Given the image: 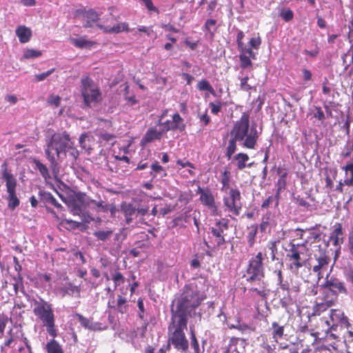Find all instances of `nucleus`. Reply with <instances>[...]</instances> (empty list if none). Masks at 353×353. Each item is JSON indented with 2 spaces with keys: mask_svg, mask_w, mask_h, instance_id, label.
I'll list each match as a JSON object with an SVG mask.
<instances>
[{
  "mask_svg": "<svg viewBox=\"0 0 353 353\" xmlns=\"http://www.w3.org/2000/svg\"><path fill=\"white\" fill-rule=\"evenodd\" d=\"M248 77H245L241 79V88L243 90L248 91L250 89V85L248 83Z\"/></svg>",
  "mask_w": 353,
  "mask_h": 353,
  "instance_id": "nucleus-61",
  "label": "nucleus"
},
{
  "mask_svg": "<svg viewBox=\"0 0 353 353\" xmlns=\"http://www.w3.org/2000/svg\"><path fill=\"white\" fill-rule=\"evenodd\" d=\"M61 98L59 95L51 94L48 98V103L50 105H54L56 107L60 105Z\"/></svg>",
  "mask_w": 353,
  "mask_h": 353,
  "instance_id": "nucleus-51",
  "label": "nucleus"
},
{
  "mask_svg": "<svg viewBox=\"0 0 353 353\" xmlns=\"http://www.w3.org/2000/svg\"><path fill=\"white\" fill-rule=\"evenodd\" d=\"M216 24V21L215 19H207L203 27V30L205 33H210L212 37L214 36V32L211 31V27L214 26Z\"/></svg>",
  "mask_w": 353,
  "mask_h": 353,
  "instance_id": "nucleus-43",
  "label": "nucleus"
},
{
  "mask_svg": "<svg viewBox=\"0 0 353 353\" xmlns=\"http://www.w3.org/2000/svg\"><path fill=\"white\" fill-rule=\"evenodd\" d=\"M273 339L276 342H278L283 335V326L279 325L276 323H273L272 328L270 329Z\"/></svg>",
  "mask_w": 353,
  "mask_h": 353,
  "instance_id": "nucleus-31",
  "label": "nucleus"
},
{
  "mask_svg": "<svg viewBox=\"0 0 353 353\" xmlns=\"http://www.w3.org/2000/svg\"><path fill=\"white\" fill-rule=\"evenodd\" d=\"M13 261H14V269L18 272V279H19V281L21 282V285L23 286V282H22L23 277L21 274V272L22 270V266L20 264L18 259L16 256H14Z\"/></svg>",
  "mask_w": 353,
  "mask_h": 353,
  "instance_id": "nucleus-50",
  "label": "nucleus"
},
{
  "mask_svg": "<svg viewBox=\"0 0 353 353\" xmlns=\"http://www.w3.org/2000/svg\"><path fill=\"white\" fill-rule=\"evenodd\" d=\"M16 34L21 43L28 42L32 37V31L25 26H19L16 29Z\"/></svg>",
  "mask_w": 353,
  "mask_h": 353,
  "instance_id": "nucleus-21",
  "label": "nucleus"
},
{
  "mask_svg": "<svg viewBox=\"0 0 353 353\" xmlns=\"http://www.w3.org/2000/svg\"><path fill=\"white\" fill-rule=\"evenodd\" d=\"M288 256L290 258V260L293 261H297L300 260V252L297 250V249L295 248V245H294L290 250V254H288Z\"/></svg>",
  "mask_w": 353,
  "mask_h": 353,
  "instance_id": "nucleus-54",
  "label": "nucleus"
},
{
  "mask_svg": "<svg viewBox=\"0 0 353 353\" xmlns=\"http://www.w3.org/2000/svg\"><path fill=\"white\" fill-rule=\"evenodd\" d=\"M281 15L282 18L286 21H289L293 18V12L290 10H287L282 12Z\"/></svg>",
  "mask_w": 353,
  "mask_h": 353,
  "instance_id": "nucleus-60",
  "label": "nucleus"
},
{
  "mask_svg": "<svg viewBox=\"0 0 353 353\" xmlns=\"http://www.w3.org/2000/svg\"><path fill=\"white\" fill-rule=\"evenodd\" d=\"M334 304L332 300L326 301L320 303L316 304L313 307V312L311 317L319 316L322 312L326 311L329 307H331Z\"/></svg>",
  "mask_w": 353,
  "mask_h": 353,
  "instance_id": "nucleus-25",
  "label": "nucleus"
},
{
  "mask_svg": "<svg viewBox=\"0 0 353 353\" xmlns=\"http://www.w3.org/2000/svg\"><path fill=\"white\" fill-rule=\"evenodd\" d=\"M276 242H272L270 245L269 250H270L272 260L274 261L276 259L278 261V263L280 264V259L276 256L278 253L276 248Z\"/></svg>",
  "mask_w": 353,
  "mask_h": 353,
  "instance_id": "nucleus-49",
  "label": "nucleus"
},
{
  "mask_svg": "<svg viewBox=\"0 0 353 353\" xmlns=\"http://www.w3.org/2000/svg\"><path fill=\"white\" fill-rule=\"evenodd\" d=\"M90 202L95 205V210L97 212H108V207L109 204L105 203L103 200H91Z\"/></svg>",
  "mask_w": 353,
  "mask_h": 353,
  "instance_id": "nucleus-38",
  "label": "nucleus"
},
{
  "mask_svg": "<svg viewBox=\"0 0 353 353\" xmlns=\"http://www.w3.org/2000/svg\"><path fill=\"white\" fill-rule=\"evenodd\" d=\"M230 172L226 169L221 174L222 191L227 192L230 188Z\"/></svg>",
  "mask_w": 353,
  "mask_h": 353,
  "instance_id": "nucleus-36",
  "label": "nucleus"
},
{
  "mask_svg": "<svg viewBox=\"0 0 353 353\" xmlns=\"http://www.w3.org/2000/svg\"><path fill=\"white\" fill-rule=\"evenodd\" d=\"M190 339H191L190 345H191L192 348L194 350V353H201L199 342L196 339V335H195L194 331H192V332H191Z\"/></svg>",
  "mask_w": 353,
  "mask_h": 353,
  "instance_id": "nucleus-44",
  "label": "nucleus"
},
{
  "mask_svg": "<svg viewBox=\"0 0 353 353\" xmlns=\"http://www.w3.org/2000/svg\"><path fill=\"white\" fill-rule=\"evenodd\" d=\"M330 261V258L324 254L316 259L317 263L313 266L312 270L316 273L319 281L323 277V272L327 270Z\"/></svg>",
  "mask_w": 353,
  "mask_h": 353,
  "instance_id": "nucleus-16",
  "label": "nucleus"
},
{
  "mask_svg": "<svg viewBox=\"0 0 353 353\" xmlns=\"http://www.w3.org/2000/svg\"><path fill=\"white\" fill-rule=\"evenodd\" d=\"M32 303V311L37 319L42 326L46 328V331L50 336L55 337L57 336V329L52 304L42 298L34 299Z\"/></svg>",
  "mask_w": 353,
  "mask_h": 353,
  "instance_id": "nucleus-5",
  "label": "nucleus"
},
{
  "mask_svg": "<svg viewBox=\"0 0 353 353\" xmlns=\"http://www.w3.org/2000/svg\"><path fill=\"white\" fill-rule=\"evenodd\" d=\"M196 88L200 91H208L212 94H215L214 88L206 79L199 81L196 85Z\"/></svg>",
  "mask_w": 353,
  "mask_h": 353,
  "instance_id": "nucleus-37",
  "label": "nucleus"
},
{
  "mask_svg": "<svg viewBox=\"0 0 353 353\" xmlns=\"http://www.w3.org/2000/svg\"><path fill=\"white\" fill-rule=\"evenodd\" d=\"M228 230V221L222 219L216 223L215 226L211 228L212 236L217 247H221L226 243L225 236L226 231Z\"/></svg>",
  "mask_w": 353,
  "mask_h": 353,
  "instance_id": "nucleus-12",
  "label": "nucleus"
},
{
  "mask_svg": "<svg viewBox=\"0 0 353 353\" xmlns=\"http://www.w3.org/2000/svg\"><path fill=\"white\" fill-rule=\"evenodd\" d=\"M262 261V253L259 252L250 261L247 274L248 276V281L259 285V288L252 287L251 290L256 292L261 297V301L263 303L265 301V287L263 281L264 275Z\"/></svg>",
  "mask_w": 353,
  "mask_h": 353,
  "instance_id": "nucleus-6",
  "label": "nucleus"
},
{
  "mask_svg": "<svg viewBox=\"0 0 353 353\" xmlns=\"http://www.w3.org/2000/svg\"><path fill=\"white\" fill-rule=\"evenodd\" d=\"M97 26L105 33L118 34L121 32H129L130 31L127 22L119 23L113 27L105 26L102 24H97Z\"/></svg>",
  "mask_w": 353,
  "mask_h": 353,
  "instance_id": "nucleus-18",
  "label": "nucleus"
},
{
  "mask_svg": "<svg viewBox=\"0 0 353 353\" xmlns=\"http://www.w3.org/2000/svg\"><path fill=\"white\" fill-rule=\"evenodd\" d=\"M1 179L6 181L7 192L8 193V208L11 210L19 206L20 201L17 196L16 188L17 179L11 170L8 169V163L5 161L1 165Z\"/></svg>",
  "mask_w": 353,
  "mask_h": 353,
  "instance_id": "nucleus-7",
  "label": "nucleus"
},
{
  "mask_svg": "<svg viewBox=\"0 0 353 353\" xmlns=\"http://www.w3.org/2000/svg\"><path fill=\"white\" fill-rule=\"evenodd\" d=\"M85 19L86 22L83 25L84 28H91L99 20V14L94 10L89 9L85 12Z\"/></svg>",
  "mask_w": 353,
  "mask_h": 353,
  "instance_id": "nucleus-24",
  "label": "nucleus"
},
{
  "mask_svg": "<svg viewBox=\"0 0 353 353\" xmlns=\"http://www.w3.org/2000/svg\"><path fill=\"white\" fill-rule=\"evenodd\" d=\"M199 117L201 121L203 122L205 125H208L210 122V118L208 115L207 110L203 114H199Z\"/></svg>",
  "mask_w": 353,
  "mask_h": 353,
  "instance_id": "nucleus-62",
  "label": "nucleus"
},
{
  "mask_svg": "<svg viewBox=\"0 0 353 353\" xmlns=\"http://www.w3.org/2000/svg\"><path fill=\"white\" fill-rule=\"evenodd\" d=\"M81 94L83 99L84 104L91 107L92 103L101 101V93L98 85L88 76L83 77L81 79Z\"/></svg>",
  "mask_w": 353,
  "mask_h": 353,
  "instance_id": "nucleus-8",
  "label": "nucleus"
},
{
  "mask_svg": "<svg viewBox=\"0 0 353 353\" xmlns=\"http://www.w3.org/2000/svg\"><path fill=\"white\" fill-rule=\"evenodd\" d=\"M70 138L66 131L53 132L46 137L45 154L50 162V168L54 174L59 171L58 161L61 154L68 148Z\"/></svg>",
  "mask_w": 353,
  "mask_h": 353,
  "instance_id": "nucleus-2",
  "label": "nucleus"
},
{
  "mask_svg": "<svg viewBox=\"0 0 353 353\" xmlns=\"http://www.w3.org/2000/svg\"><path fill=\"white\" fill-rule=\"evenodd\" d=\"M39 195L41 201L43 203H49L58 209H63V206L58 203L57 199L53 196V195L51 193L46 191H40Z\"/></svg>",
  "mask_w": 353,
  "mask_h": 353,
  "instance_id": "nucleus-23",
  "label": "nucleus"
},
{
  "mask_svg": "<svg viewBox=\"0 0 353 353\" xmlns=\"http://www.w3.org/2000/svg\"><path fill=\"white\" fill-rule=\"evenodd\" d=\"M46 349L48 353H64L61 345L54 339L46 343Z\"/></svg>",
  "mask_w": 353,
  "mask_h": 353,
  "instance_id": "nucleus-27",
  "label": "nucleus"
},
{
  "mask_svg": "<svg viewBox=\"0 0 353 353\" xmlns=\"http://www.w3.org/2000/svg\"><path fill=\"white\" fill-rule=\"evenodd\" d=\"M316 327L320 330L322 332H325L326 334L329 333L330 330L331 329V325L329 321L320 319L319 322H318Z\"/></svg>",
  "mask_w": 353,
  "mask_h": 353,
  "instance_id": "nucleus-39",
  "label": "nucleus"
},
{
  "mask_svg": "<svg viewBox=\"0 0 353 353\" xmlns=\"http://www.w3.org/2000/svg\"><path fill=\"white\" fill-rule=\"evenodd\" d=\"M230 136L242 142L243 147L254 149L259 137L256 126L250 124V114L243 112L241 118L234 122Z\"/></svg>",
  "mask_w": 353,
  "mask_h": 353,
  "instance_id": "nucleus-3",
  "label": "nucleus"
},
{
  "mask_svg": "<svg viewBox=\"0 0 353 353\" xmlns=\"http://www.w3.org/2000/svg\"><path fill=\"white\" fill-rule=\"evenodd\" d=\"M77 202L81 204V205H83L85 209L89 205V202L88 201V199L86 198V195L85 194H77L76 197L74 199Z\"/></svg>",
  "mask_w": 353,
  "mask_h": 353,
  "instance_id": "nucleus-46",
  "label": "nucleus"
},
{
  "mask_svg": "<svg viewBox=\"0 0 353 353\" xmlns=\"http://www.w3.org/2000/svg\"><path fill=\"white\" fill-rule=\"evenodd\" d=\"M54 70H55L54 68H52L46 72L36 74L34 76L36 81H42L45 80L48 77H49L50 74H52Z\"/></svg>",
  "mask_w": 353,
  "mask_h": 353,
  "instance_id": "nucleus-52",
  "label": "nucleus"
},
{
  "mask_svg": "<svg viewBox=\"0 0 353 353\" xmlns=\"http://www.w3.org/2000/svg\"><path fill=\"white\" fill-rule=\"evenodd\" d=\"M42 55L41 51L37 50L34 49H27L22 57L21 60L23 59H29L39 57Z\"/></svg>",
  "mask_w": 353,
  "mask_h": 353,
  "instance_id": "nucleus-40",
  "label": "nucleus"
},
{
  "mask_svg": "<svg viewBox=\"0 0 353 353\" xmlns=\"http://www.w3.org/2000/svg\"><path fill=\"white\" fill-rule=\"evenodd\" d=\"M236 142H239L238 140H235L234 137H231V139L229 140L228 145L226 148L225 157L228 159H230L232 158V154L235 152L236 150Z\"/></svg>",
  "mask_w": 353,
  "mask_h": 353,
  "instance_id": "nucleus-35",
  "label": "nucleus"
},
{
  "mask_svg": "<svg viewBox=\"0 0 353 353\" xmlns=\"http://www.w3.org/2000/svg\"><path fill=\"white\" fill-rule=\"evenodd\" d=\"M110 212L111 217L115 218L117 214L120 212V209H117L114 204H109L108 207V212Z\"/></svg>",
  "mask_w": 353,
  "mask_h": 353,
  "instance_id": "nucleus-59",
  "label": "nucleus"
},
{
  "mask_svg": "<svg viewBox=\"0 0 353 353\" xmlns=\"http://www.w3.org/2000/svg\"><path fill=\"white\" fill-rule=\"evenodd\" d=\"M263 304H259V301L256 303L255 307H256V310L257 312V316H256V318L259 319V320H262L263 316H264V310H263Z\"/></svg>",
  "mask_w": 353,
  "mask_h": 353,
  "instance_id": "nucleus-56",
  "label": "nucleus"
},
{
  "mask_svg": "<svg viewBox=\"0 0 353 353\" xmlns=\"http://www.w3.org/2000/svg\"><path fill=\"white\" fill-rule=\"evenodd\" d=\"M188 321L171 316L168 327V350L172 345L176 350L181 352L188 350L189 343L185 333V330L188 329Z\"/></svg>",
  "mask_w": 353,
  "mask_h": 353,
  "instance_id": "nucleus-4",
  "label": "nucleus"
},
{
  "mask_svg": "<svg viewBox=\"0 0 353 353\" xmlns=\"http://www.w3.org/2000/svg\"><path fill=\"white\" fill-rule=\"evenodd\" d=\"M226 193L228 195L223 198L224 205L229 212L238 216L242 207L240 191L237 189L230 188Z\"/></svg>",
  "mask_w": 353,
  "mask_h": 353,
  "instance_id": "nucleus-10",
  "label": "nucleus"
},
{
  "mask_svg": "<svg viewBox=\"0 0 353 353\" xmlns=\"http://www.w3.org/2000/svg\"><path fill=\"white\" fill-rule=\"evenodd\" d=\"M69 208L72 214L79 216L83 222L90 223L94 220L92 216L86 210L87 209L74 199L70 203Z\"/></svg>",
  "mask_w": 353,
  "mask_h": 353,
  "instance_id": "nucleus-13",
  "label": "nucleus"
},
{
  "mask_svg": "<svg viewBox=\"0 0 353 353\" xmlns=\"http://www.w3.org/2000/svg\"><path fill=\"white\" fill-rule=\"evenodd\" d=\"M61 292H63V296L68 294L70 296L80 297L81 288L79 286L75 285L72 283H69L65 288H61Z\"/></svg>",
  "mask_w": 353,
  "mask_h": 353,
  "instance_id": "nucleus-26",
  "label": "nucleus"
},
{
  "mask_svg": "<svg viewBox=\"0 0 353 353\" xmlns=\"http://www.w3.org/2000/svg\"><path fill=\"white\" fill-rule=\"evenodd\" d=\"M8 317L5 316H0V339L3 336L5 328L8 323Z\"/></svg>",
  "mask_w": 353,
  "mask_h": 353,
  "instance_id": "nucleus-55",
  "label": "nucleus"
},
{
  "mask_svg": "<svg viewBox=\"0 0 353 353\" xmlns=\"http://www.w3.org/2000/svg\"><path fill=\"white\" fill-rule=\"evenodd\" d=\"M66 152H69V154L75 159L79 155V152L77 150V149L74 147V142L72 141L71 138L69 141L68 148H66V149L64 151V153H66Z\"/></svg>",
  "mask_w": 353,
  "mask_h": 353,
  "instance_id": "nucleus-42",
  "label": "nucleus"
},
{
  "mask_svg": "<svg viewBox=\"0 0 353 353\" xmlns=\"http://www.w3.org/2000/svg\"><path fill=\"white\" fill-rule=\"evenodd\" d=\"M108 307L118 311L121 314H125L128 311L129 305L126 298L121 295H118L117 299L115 301L114 296L112 293L108 301Z\"/></svg>",
  "mask_w": 353,
  "mask_h": 353,
  "instance_id": "nucleus-14",
  "label": "nucleus"
},
{
  "mask_svg": "<svg viewBox=\"0 0 353 353\" xmlns=\"http://www.w3.org/2000/svg\"><path fill=\"white\" fill-rule=\"evenodd\" d=\"M197 194H200V201L203 205L210 208L214 206V198L210 191H205L199 187Z\"/></svg>",
  "mask_w": 353,
  "mask_h": 353,
  "instance_id": "nucleus-19",
  "label": "nucleus"
},
{
  "mask_svg": "<svg viewBox=\"0 0 353 353\" xmlns=\"http://www.w3.org/2000/svg\"><path fill=\"white\" fill-rule=\"evenodd\" d=\"M77 316L78 321L83 327L91 330H97V323L92 322L88 319L84 317L82 314H77Z\"/></svg>",
  "mask_w": 353,
  "mask_h": 353,
  "instance_id": "nucleus-32",
  "label": "nucleus"
},
{
  "mask_svg": "<svg viewBox=\"0 0 353 353\" xmlns=\"http://www.w3.org/2000/svg\"><path fill=\"white\" fill-rule=\"evenodd\" d=\"M145 5L146 8L150 11H154V12H158V9L157 7H155L153 4V2L152 0H146L143 2Z\"/></svg>",
  "mask_w": 353,
  "mask_h": 353,
  "instance_id": "nucleus-64",
  "label": "nucleus"
},
{
  "mask_svg": "<svg viewBox=\"0 0 353 353\" xmlns=\"http://www.w3.org/2000/svg\"><path fill=\"white\" fill-rule=\"evenodd\" d=\"M236 330L241 331V332H251L254 331V328L251 325L240 322H238V323L236 325Z\"/></svg>",
  "mask_w": 353,
  "mask_h": 353,
  "instance_id": "nucleus-47",
  "label": "nucleus"
},
{
  "mask_svg": "<svg viewBox=\"0 0 353 353\" xmlns=\"http://www.w3.org/2000/svg\"><path fill=\"white\" fill-rule=\"evenodd\" d=\"M71 43L78 48H88L90 49L97 44L96 41H90L85 37H81L79 38H72Z\"/></svg>",
  "mask_w": 353,
  "mask_h": 353,
  "instance_id": "nucleus-22",
  "label": "nucleus"
},
{
  "mask_svg": "<svg viewBox=\"0 0 353 353\" xmlns=\"http://www.w3.org/2000/svg\"><path fill=\"white\" fill-rule=\"evenodd\" d=\"M236 161V166L239 170H243L245 168L246 162L249 160V157L245 153H239L234 157Z\"/></svg>",
  "mask_w": 353,
  "mask_h": 353,
  "instance_id": "nucleus-34",
  "label": "nucleus"
},
{
  "mask_svg": "<svg viewBox=\"0 0 353 353\" xmlns=\"http://www.w3.org/2000/svg\"><path fill=\"white\" fill-rule=\"evenodd\" d=\"M239 59L241 67L243 69L252 66L251 59H256L255 53L250 48L239 51Z\"/></svg>",
  "mask_w": 353,
  "mask_h": 353,
  "instance_id": "nucleus-17",
  "label": "nucleus"
},
{
  "mask_svg": "<svg viewBox=\"0 0 353 353\" xmlns=\"http://www.w3.org/2000/svg\"><path fill=\"white\" fill-rule=\"evenodd\" d=\"M328 276L329 274H327L326 281L323 287L327 288L336 295L339 294H347V290L343 282L334 277L328 279Z\"/></svg>",
  "mask_w": 353,
  "mask_h": 353,
  "instance_id": "nucleus-15",
  "label": "nucleus"
},
{
  "mask_svg": "<svg viewBox=\"0 0 353 353\" xmlns=\"http://www.w3.org/2000/svg\"><path fill=\"white\" fill-rule=\"evenodd\" d=\"M244 36H245V34L243 31L240 30L238 32L237 36H236V43H237L239 51L243 50L244 49H248L246 48L245 43L242 41Z\"/></svg>",
  "mask_w": 353,
  "mask_h": 353,
  "instance_id": "nucleus-45",
  "label": "nucleus"
},
{
  "mask_svg": "<svg viewBox=\"0 0 353 353\" xmlns=\"http://www.w3.org/2000/svg\"><path fill=\"white\" fill-rule=\"evenodd\" d=\"M149 211V207L139 204L136 206L133 203L122 201L120 204V212L123 214L127 225L131 224L138 216H145Z\"/></svg>",
  "mask_w": 353,
  "mask_h": 353,
  "instance_id": "nucleus-9",
  "label": "nucleus"
},
{
  "mask_svg": "<svg viewBox=\"0 0 353 353\" xmlns=\"http://www.w3.org/2000/svg\"><path fill=\"white\" fill-rule=\"evenodd\" d=\"M100 138L106 142H109L114 139L115 136L112 134L105 132L100 134Z\"/></svg>",
  "mask_w": 353,
  "mask_h": 353,
  "instance_id": "nucleus-63",
  "label": "nucleus"
},
{
  "mask_svg": "<svg viewBox=\"0 0 353 353\" xmlns=\"http://www.w3.org/2000/svg\"><path fill=\"white\" fill-rule=\"evenodd\" d=\"M210 106L211 108V112L214 114H217L221 110V104L220 102L217 103L210 102Z\"/></svg>",
  "mask_w": 353,
  "mask_h": 353,
  "instance_id": "nucleus-57",
  "label": "nucleus"
},
{
  "mask_svg": "<svg viewBox=\"0 0 353 353\" xmlns=\"http://www.w3.org/2000/svg\"><path fill=\"white\" fill-rule=\"evenodd\" d=\"M330 239L333 241L335 245L343 243V237L341 224L336 226L331 234Z\"/></svg>",
  "mask_w": 353,
  "mask_h": 353,
  "instance_id": "nucleus-29",
  "label": "nucleus"
},
{
  "mask_svg": "<svg viewBox=\"0 0 353 353\" xmlns=\"http://www.w3.org/2000/svg\"><path fill=\"white\" fill-rule=\"evenodd\" d=\"M32 162L35 165V168L39 170L41 175L44 178L45 180L50 179V175L48 169L46 165H44L39 160L36 159H33Z\"/></svg>",
  "mask_w": 353,
  "mask_h": 353,
  "instance_id": "nucleus-30",
  "label": "nucleus"
},
{
  "mask_svg": "<svg viewBox=\"0 0 353 353\" xmlns=\"http://www.w3.org/2000/svg\"><path fill=\"white\" fill-rule=\"evenodd\" d=\"M162 129L160 131H157V129L154 128H151L147 130L145 135L142 139V142L145 143H148L152 142L154 140H160L163 136Z\"/></svg>",
  "mask_w": 353,
  "mask_h": 353,
  "instance_id": "nucleus-20",
  "label": "nucleus"
},
{
  "mask_svg": "<svg viewBox=\"0 0 353 353\" xmlns=\"http://www.w3.org/2000/svg\"><path fill=\"white\" fill-rule=\"evenodd\" d=\"M315 111L316 112L314 113V117L323 122L325 119V114L321 108L320 107H316Z\"/></svg>",
  "mask_w": 353,
  "mask_h": 353,
  "instance_id": "nucleus-58",
  "label": "nucleus"
},
{
  "mask_svg": "<svg viewBox=\"0 0 353 353\" xmlns=\"http://www.w3.org/2000/svg\"><path fill=\"white\" fill-rule=\"evenodd\" d=\"M111 275L112 280L113 281L114 284V290H116L118 286L125 283V279L121 274V272L119 271L118 269L115 270L114 272L111 274Z\"/></svg>",
  "mask_w": 353,
  "mask_h": 353,
  "instance_id": "nucleus-33",
  "label": "nucleus"
},
{
  "mask_svg": "<svg viewBox=\"0 0 353 353\" xmlns=\"http://www.w3.org/2000/svg\"><path fill=\"white\" fill-rule=\"evenodd\" d=\"M158 125L161 126L162 131L164 133H166L170 130H179L180 132H183L185 130L186 127L183 119L177 112L173 114L171 120H166L164 122L159 120Z\"/></svg>",
  "mask_w": 353,
  "mask_h": 353,
  "instance_id": "nucleus-11",
  "label": "nucleus"
},
{
  "mask_svg": "<svg viewBox=\"0 0 353 353\" xmlns=\"http://www.w3.org/2000/svg\"><path fill=\"white\" fill-rule=\"evenodd\" d=\"M112 230H106V231H97L94 233V236L99 240L105 241L108 239L112 234Z\"/></svg>",
  "mask_w": 353,
  "mask_h": 353,
  "instance_id": "nucleus-41",
  "label": "nucleus"
},
{
  "mask_svg": "<svg viewBox=\"0 0 353 353\" xmlns=\"http://www.w3.org/2000/svg\"><path fill=\"white\" fill-rule=\"evenodd\" d=\"M330 318L332 322L348 323L347 317L344 316L343 312L339 310H331Z\"/></svg>",
  "mask_w": 353,
  "mask_h": 353,
  "instance_id": "nucleus-28",
  "label": "nucleus"
},
{
  "mask_svg": "<svg viewBox=\"0 0 353 353\" xmlns=\"http://www.w3.org/2000/svg\"><path fill=\"white\" fill-rule=\"evenodd\" d=\"M261 43V40L259 37H252L249 41V48L251 50L258 49Z\"/></svg>",
  "mask_w": 353,
  "mask_h": 353,
  "instance_id": "nucleus-53",
  "label": "nucleus"
},
{
  "mask_svg": "<svg viewBox=\"0 0 353 353\" xmlns=\"http://www.w3.org/2000/svg\"><path fill=\"white\" fill-rule=\"evenodd\" d=\"M204 299L205 296L199 291L185 286L181 296L176 300L175 307L171 308V316L188 321L192 312Z\"/></svg>",
  "mask_w": 353,
  "mask_h": 353,
  "instance_id": "nucleus-1",
  "label": "nucleus"
},
{
  "mask_svg": "<svg viewBox=\"0 0 353 353\" xmlns=\"http://www.w3.org/2000/svg\"><path fill=\"white\" fill-rule=\"evenodd\" d=\"M257 232V227L252 226L248 235V242L250 246L254 243V239Z\"/></svg>",
  "mask_w": 353,
  "mask_h": 353,
  "instance_id": "nucleus-48",
  "label": "nucleus"
}]
</instances>
